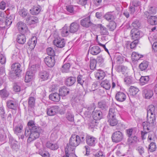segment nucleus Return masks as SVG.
Returning <instances> with one entry per match:
<instances>
[{"mask_svg":"<svg viewBox=\"0 0 157 157\" xmlns=\"http://www.w3.org/2000/svg\"><path fill=\"white\" fill-rule=\"evenodd\" d=\"M7 17L5 11H0V21H3Z\"/></svg>","mask_w":157,"mask_h":157,"instance_id":"774afa93","label":"nucleus"},{"mask_svg":"<svg viewBox=\"0 0 157 157\" xmlns=\"http://www.w3.org/2000/svg\"><path fill=\"white\" fill-rule=\"evenodd\" d=\"M148 22L152 25H157V17L151 16L148 18H147Z\"/></svg>","mask_w":157,"mask_h":157,"instance_id":"7c9ffc66","label":"nucleus"},{"mask_svg":"<svg viewBox=\"0 0 157 157\" xmlns=\"http://www.w3.org/2000/svg\"><path fill=\"white\" fill-rule=\"evenodd\" d=\"M10 144L11 147L13 150H17L19 148V146L17 145V142L13 139H10Z\"/></svg>","mask_w":157,"mask_h":157,"instance_id":"c9c22d12","label":"nucleus"},{"mask_svg":"<svg viewBox=\"0 0 157 157\" xmlns=\"http://www.w3.org/2000/svg\"><path fill=\"white\" fill-rule=\"evenodd\" d=\"M148 62L147 61H143L140 65L139 68L142 71L145 70L147 68L148 65Z\"/></svg>","mask_w":157,"mask_h":157,"instance_id":"c03bdc74","label":"nucleus"},{"mask_svg":"<svg viewBox=\"0 0 157 157\" xmlns=\"http://www.w3.org/2000/svg\"><path fill=\"white\" fill-rule=\"evenodd\" d=\"M28 127H27L26 128H29L31 130H33L34 129H36V128H40V127H39L37 126H36L35 123L34 122L32 121H29L27 124Z\"/></svg>","mask_w":157,"mask_h":157,"instance_id":"f704fd0d","label":"nucleus"},{"mask_svg":"<svg viewBox=\"0 0 157 157\" xmlns=\"http://www.w3.org/2000/svg\"><path fill=\"white\" fill-rule=\"evenodd\" d=\"M97 27L100 29V33L101 35H108L109 33L107 29L101 24L98 25Z\"/></svg>","mask_w":157,"mask_h":157,"instance_id":"c85d7f7f","label":"nucleus"},{"mask_svg":"<svg viewBox=\"0 0 157 157\" xmlns=\"http://www.w3.org/2000/svg\"><path fill=\"white\" fill-rule=\"evenodd\" d=\"M105 74L102 71H98L95 73V76L98 79L101 80L102 79L105 77Z\"/></svg>","mask_w":157,"mask_h":157,"instance_id":"58836bf2","label":"nucleus"},{"mask_svg":"<svg viewBox=\"0 0 157 157\" xmlns=\"http://www.w3.org/2000/svg\"><path fill=\"white\" fill-rule=\"evenodd\" d=\"M98 107L102 109H105L107 108L105 102L102 101L98 102Z\"/></svg>","mask_w":157,"mask_h":157,"instance_id":"680f3d73","label":"nucleus"},{"mask_svg":"<svg viewBox=\"0 0 157 157\" xmlns=\"http://www.w3.org/2000/svg\"><path fill=\"white\" fill-rule=\"evenodd\" d=\"M8 96L6 90L3 89L0 90V96L3 99H5Z\"/></svg>","mask_w":157,"mask_h":157,"instance_id":"0e129e2a","label":"nucleus"},{"mask_svg":"<svg viewBox=\"0 0 157 157\" xmlns=\"http://www.w3.org/2000/svg\"><path fill=\"white\" fill-rule=\"evenodd\" d=\"M147 116L148 117L150 115H155V108L153 105H149L147 108Z\"/></svg>","mask_w":157,"mask_h":157,"instance_id":"b1692460","label":"nucleus"},{"mask_svg":"<svg viewBox=\"0 0 157 157\" xmlns=\"http://www.w3.org/2000/svg\"><path fill=\"white\" fill-rule=\"evenodd\" d=\"M79 28V25L76 22L71 23L69 28V31L70 33H75L78 31Z\"/></svg>","mask_w":157,"mask_h":157,"instance_id":"dca6fc26","label":"nucleus"},{"mask_svg":"<svg viewBox=\"0 0 157 157\" xmlns=\"http://www.w3.org/2000/svg\"><path fill=\"white\" fill-rule=\"evenodd\" d=\"M86 139L87 144L90 146H94L97 142L95 137L87 134H86Z\"/></svg>","mask_w":157,"mask_h":157,"instance_id":"6e6552de","label":"nucleus"},{"mask_svg":"<svg viewBox=\"0 0 157 157\" xmlns=\"http://www.w3.org/2000/svg\"><path fill=\"white\" fill-rule=\"evenodd\" d=\"M76 81V78L73 77H70L66 79L65 84L68 86H71L73 85Z\"/></svg>","mask_w":157,"mask_h":157,"instance_id":"72a5a7b5","label":"nucleus"},{"mask_svg":"<svg viewBox=\"0 0 157 157\" xmlns=\"http://www.w3.org/2000/svg\"><path fill=\"white\" fill-rule=\"evenodd\" d=\"M13 74L10 75V77L13 79L16 78L19 76V74L21 72V65L18 63H14L11 66Z\"/></svg>","mask_w":157,"mask_h":157,"instance_id":"20e7f679","label":"nucleus"},{"mask_svg":"<svg viewBox=\"0 0 157 157\" xmlns=\"http://www.w3.org/2000/svg\"><path fill=\"white\" fill-rule=\"evenodd\" d=\"M93 117L96 120L101 119L102 117V112L100 110H94L93 112Z\"/></svg>","mask_w":157,"mask_h":157,"instance_id":"6ab92c4d","label":"nucleus"},{"mask_svg":"<svg viewBox=\"0 0 157 157\" xmlns=\"http://www.w3.org/2000/svg\"><path fill=\"white\" fill-rule=\"evenodd\" d=\"M141 32L138 29H132L131 31V36L133 40H138L141 37Z\"/></svg>","mask_w":157,"mask_h":157,"instance_id":"1a4fd4ad","label":"nucleus"},{"mask_svg":"<svg viewBox=\"0 0 157 157\" xmlns=\"http://www.w3.org/2000/svg\"><path fill=\"white\" fill-rule=\"evenodd\" d=\"M46 51L48 54L49 55V56L54 57L55 55V51L51 47L48 48L47 49Z\"/></svg>","mask_w":157,"mask_h":157,"instance_id":"4d7b16f0","label":"nucleus"},{"mask_svg":"<svg viewBox=\"0 0 157 157\" xmlns=\"http://www.w3.org/2000/svg\"><path fill=\"white\" fill-rule=\"evenodd\" d=\"M66 118L70 121H72L74 120V115L70 111H68L66 114Z\"/></svg>","mask_w":157,"mask_h":157,"instance_id":"69168bd1","label":"nucleus"},{"mask_svg":"<svg viewBox=\"0 0 157 157\" xmlns=\"http://www.w3.org/2000/svg\"><path fill=\"white\" fill-rule=\"evenodd\" d=\"M17 26L19 31L22 33H25L28 30L26 24L22 22H18Z\"/></svg>","mask_w":157,"mask_h":157,"instance_id":"2eb2a0df","label":"nucleus"},{"mask_svg":"<svg viewBox=\"0 0 157 157\" xmlns=\"http://www.w3.org/2000/svg\"><path fill=\"white\" fill-rule=\"evenodd\" d=\"M6 105L7 107L14 110L17 109V105L16 102L14 100H10L7 102Z\"/></svg>","mask_w":157,"mask_h":157,"instance_id":"aec40b11","label":"nucleus"},{"mask_svg":"<svg viewBox=\"0 0 157 157\" xmlns=\"http://www.w3.org/2000/svg\"><path fill=\"white\" fill-rule=\"evenodd\" d=\"M71 65L69 63L65 64L62 66L61 70L62 72L67 73L69 72Z\"/></svg>","mask_w":157,"mask_h":157,"instance_id":"37998d69","label":"nucleus"},{"mask_svg":"<svg viewBox=\"0 0 157 157\" xmlns=\"http://www.w3.org/2000/svg\"><path fill=\"white\" fill-rule=\"evenodd\" d=\"M117 113L118 111L117 109L114 107H112L109 109V113L107 117H116Z\"/></svg>","mask_w":157,"mask_h":157,"instance_id":"ea45409f","label":"nucleus"},{"mask_svg":"<svg viewBox=\"0 0 157 157\" xmlns=\"http://www.w3.org/2000/svg\"><path fill=\"white\" fill-rule=\"evenodd\" d=\"M124 82L127 85H129L132 83V78L130 76H128L124 78Z\"/></svg>","mask_w":157,"mask_h":157,"instance_id":"e2e57ef3","label":"nucleus"},{"mask_svg":"<svg viewBox=\"0 0 157 157\" xmlns=\"http://www.w3.org/2000/svg\"><path fill=\"white\" fill-rule=\"evenodd\" d=\"M132 59L134 60L137 61L139 60L143 56L139 55L136 52H133L131 56Z\"/></svg>","mask_w":157,"mask_h":157,"instance_id":"09e8293b","label":"nucleus"},{"mask_svg":"<svg viewBox=\"0 0 157 157\" xmlns=\"http://www.w3.org/2000/svg\"><path fill=\"white\" fill-rule=\"evenodd\" d=\"M147 122H144L142 123V125L144 130H147V131H149L156 124L155 115H150L148 117L147 116Z\"/></svg>","mask_w":157,"mask_h":157,"instance_id":"7ed1b4c3","label":"nucleus"},{"mask_svg":"<svg viewBox=\"0 0 157 157\" xmlns=\"http://www.w3.org/2000/svg\"><path fill=\"white\" fill-rule=\"evenodd\" d=\"M137 140V137L134 136H132L129 137L128 140V141L129 144H132L135 142Z\"/></svg>","mask_w":157,"mask_h":157,"instance_id":"052dcab7","label":"nucleus"},{"mask_svg":"<svg viewBox=\"0 0 157 157\" xmlns=\"http://www.w3.org/2000/svg\"><path fill=\"white\" fill-rule=\"evenodd\" d=\"M17 40L18 43L23 44L26 41V37L25 35L23 34L18 35L17 36Z\"/></svg>","mask_w":157,"mask_h":157,"instance_id":"4c0bfd02","label":"nucleus"},{"mask_svg":"<svg viewBox=\"0 0 157 157\" xmlns=\"http://www.w3.org/2000/svg\"><path fill=\"white\" fill-rule=\"evenodd\" d=\"M6 136L5 130L3 128L0 129V140L1 141L4 140Z\"/></svg>","mask_w":157,"mask_h":157,"instance_id":"de8ad7c7","label":"nucleus"},{"mask_svg":"<svg viewBox=\"0 0 157 157\" xmlns=\"http://www.w3.org/2000/svg\"><path fill=\"white\" fill-rule=\"evenodd\" d=\"M69 30V29L67 26H64L60 30L61 35L64 37L67 36L70 33Z\"/></svg>","mask_w":157,"mask_h":157,"instance_id":"e433bc0d","label":"nucleus"},{"mask_svg":"<svg viewBox=\"0 0 157 157\" xmlns=\"http://www.w3.org/2000/svg\"><path fill=\"white\" fill-rule=\"evenodd\" d=\"M13 129L15 133L17 134L22 131L23 126L21 124H19L14 127Z\"/></svg>","mask_w":157,"mask_h":157,"instance_id":"a18cd8bd","label":"nucleus"},{"mask_svg":"<svg viewBox=\"0 0 157 157\" xmlns=\"http://www.w3.org/2000/svg\"><path fill=\"white\" fill-rule=\"evenodd\" d=\"M40 79L41 81L47 80L49 77L48 73L46 71H40L39 74Z\"/></svg>","mask_w":157,"mask_h":157,"instance_id":"412c9836","label":"nucleus"},{"mask_svg":"<svg viewBox=\"0 0 157 157\" xmlns=\"http://www.w3.org/2000/svg\"><path fill=\"white\" fill-rule=\"evenodd\" d=\"M77 79L78 83L80 84L82 86L85 81V78L83 77V76L82 75H79L78 76Z\"/></svg>","mask_w":157,"mask_h":157,"instance_id":"5fc2aeb1","label":"nucleus"},{"mask_svg":"<svg viewBox=\"0 0 157 157\" xmlns=\"http://www.w3.org/2000/svg\"><path fill=\"white\" fill-rule=\"evenodd\" d=\"M59 92L60 96L64 97L69 93V90L66 87L63 86L59 89Z\"/></svg>","mask_w":157,"mask_h":157,"instance_id":"a878e982","label":"nucleus"},{"mask_svg":"<svg viewBox=\"0 0 157 157\" xmlns=\"http://www.w3.org/2000/svg\"><path fill=\"white\" fill-rule=\"evenodd\" d=\"M79 140L78 135H72L70 139L69 144L67 146L68 151L73 152L74 150L75 147H76L80 144Z\"/></svg>","mask_w":157,"mask_h":157,"instance_id":"f03ea898","label":"nucleus"},{"mask_svg":"<svg viewBox=\"0 0 157 157\" xmlns=\"http://www.w3.org/2000/svg\"><path fill=\"white\" fill-rule=\"evenodd\" d=\"M13 15H7L4 20H5V23L7 27L10 26L12 24L13 20Z\"/></svg>","mask_w":157,"mask_h":157,"instance_id":"a19ab883","label":"nucleus"},{"mask_svg":"<svg viewBox=\"0 0 157 157\" xmlns=\"http://www.w3.org/2000/svg\"><path fill=\"white\" fill-rule=\"evenodd\" d=\"M44 61L46 64L50 67H53L55 64V60L54 57L48 56L44 59Z\"/></svg>","mask_w":157,"mask_h":157,"instance_id":"9b49d317","label":"nucleus"},{"mask_svg":"<svg viewBox=\"0 0 157 157\" xmlns=\"http://www.w3.org/2000/svg\"><path fill=\"white\" fill-rule=\"evenodd\" d=\"M41 10V7L40 6L37 5L35 6L30 10L31 13L33 15L38 14Z\"/></svg>","mask_w":157,"mask_h":157,"instance_id":"c756f323","label":"nucleus"},{"mask_svg":"<svg viewBox=\"0 0 157 157\" xmlns=\"http://www.w3.org/2000/svg\"><path fill=\"white\" fill-rule=\"evenodd\" d=\"M104 17L106 20L111 22L115 19V17L114 14L111 12H109L105 15Z\"/></svg>","mask_w":157,"mask_h":157,"instance_id":"5701e85b","label":"nucleus"},{"mask_svg":"<svg viewBox=\"0 0 157 157\" xmlns=\"http://www.w3.org/2000/svg\"><path fill=\"white\" fill-rule=\"evenodd\" d=\"M19 13L20 16L23 17H25L28 13L27 10L25 9H21L19 11Z\"/></svg>","mask_w":157,"mask_h":157,"instance_id":"603ef678","label":"nucleus"},{"mask_svg":"<svg viewBox=\"0 0 157 157\" xmlns=\"http://www.w3.org/2000/svg\"><path fill=\"white\" fill-rule=\"evenodd\" d=\"M59 109L58 106H52L47 109V113L50 116H54L58 113Z\"/></svg>","mask_w":157,"mask_h":157,"instance_id":"9d476101","label":"nucleus"},{"mask_svg":"<svg viewBox=\"0 0 157 157\" xmlns=\"http://www.w3.org/2000/svg\"><path fill=\"white\" fill-rule=\"evenodd\" d=\"M34 74V71L32 70L28 71L26 72L25 80V82H29L33 78Z\"/></svg>","mask_w":157,"mask_h":157,"instance_id":"4468645a","label":"nucleus"},{"mask_svg":"<svg viewBox=\"0 0 157 157\" xmlns=\"http://www.w3.org/2000/svg\"><path fill=\"white\" fill-rule=\"evenodd\" d=\"M36 42L37 38L36 37L33 36L31 39L29 40L28 44L31 48H33L36 45Z\"/></svg>","mask_w":157,"mask_h":157,"instance_id":"bb28decb","label":"nucleus"},{"mask_svg":"<svg viewBox=\"0 0 157 157\" xmlns=\"http://www.w3.org/2000/svg\"><path fill=\"white\" fill-rule=\"evenodd\" d=\"M108 122L111 126H114L117 124L118 123L116 117H107Z\"/></svg>","mask_w":157,"mask_h":157,"instance_id":"473e14b6","label":"nucleus"},{"mask_svg":"<svg viewBox=\"0 0 157 157\" xmlns=\"http://www.w3.org/2000/svg\"><path fill=\"white\" fill-rule=\"evenodd\" d=\"M60 95L59 94L55 93L50 94L49 95V99L53 101L58 102L60 99Z\"/></svg>","mask_w":157,"mask_h":157,"instance_id":"393cba45","label":"nucleus"},{"mask_svg":"<svg viewBox=\"0 0 157 157\" xmlns=\"http://www.w3.org/2000/svg\"><path fill=\"white\" fill-rule=\"evenodd\" d=\"M116 98L118 101L123 102L125 100L126 96L123 92H118L116 94Z\"/></svg>","mask_w":157,"mask_h":157,"instance_id":"f3484780","label":"nucleus"},{"mask_svg":"<svg viewBox=\"0 0 157 157\" xmlns=\"http://www.w3.org/2000/svg\"><path fill=\"white\" fill-rule=\"evenodd\" d=\"M115 87L118 88H121L120 84L117 80L116 79H112V89H113Z\"/></svg>","mask_w":157,"mask_h":157,"instance_id":"3c124183","label":"nucleus"},{"mask_svg":"<svg viewBox=\"0 0 157 157\" xmlns=\"http://www.w3.org/2000/svg\"><path fill=\"white\" fill-rule=\"evenodd\" d=\"M156 10V7L155 6L150 5L148 6L147 10L144 12V16L146 18H148L151 16L155 14Z\"/></svg>","mask_w":157,"mask_h":157,"instance_id":"423d86ee","label":"nucleus"},{"mask_svg":"<svg viewBox=\"0 0 157 157\" xmlns=\"http://www.w3.org/2000/svg\"><path fill=\"white\" fill-rule=\"evenodd\" d=\"M36 129L33 130H31L29 128H25V135L26 137L29 136L28 139V142H30L39 137L40 133L42 132V130L41 128Z\"/></svg>","mask_w":157,"mask_h":157,"instance_id":"f257e3e1","label":"nucleus"},{"mask_svg":"<svg viewBox=\"0 0 157 157\" xmlns=\"http://www.w3.org/2000/svg\"><path fill=\"white\" fill-rule=\"evenodd\" d=\"M156 139L155 134L153 132H150L149 133L148 139L149 141H154Z\"/></svg>","mask_w":157,"mask_h":157,"instance_id":"6e6d98bb","label":"nucleus"},{"mask_svg":"<svg viewBox=\"0 0 157 157\" xmlns=\"http://www.w3.org/2000/svg\"><path fill=\"white\" fill-rule=\"evenodd\" d=\"M88 52L92 55H96L98 54L100 52V48L97 46H90L88 50Z\"/></svg>","mask_w":157,"mask_h":157,"instance_id":"ddd939ff","label":"nucleus"},{"mask_svg":"<svg viewBox=\"0 0 157 157\" xmlns=\"http://www.w3.org/2000/svg\"><path fill=\"white\" fill-rule=\"evenodd\" d=\"M26 22L29 25H31L38 22V18L36 17L30 16L27 17L26 20Z\"/></svg>","mask_w":157,"mask_h":157,"instance_id":"4be33fe9","label":"nucleus"},{"mask_svg":"<svg viewBox=\"0 0 157 157\" xmlns=\"http://www.w3.org/2000/svg\"><path fill=\"white\" fill-rule=\"evenodd\" d=\"M139 89L134 86H131L130 88V92L132 95H135L139 91Z\"/></svg>","mask_w":157,"mask_h":157,"instance_id":"8fccbe9b","label":"nucleus"},{"mask_svg":"<svg viewBox=\"0 0 157 157\" xmlns=\"http://www.w3.org/2000/svg\"><path fill=\"white\" fill-rule=\"evenodd\" d=\"M47 147L52 150H55L58 149L59 146L57 143L55 142L48 141L46 144Z\"/></svg>","mask_w":157,"mask_h":157,"instance_id":"a211bd4d","label":"nucleus"},{"mask_svg":"<svg viewBox=\"0 0 157 157\" xmlns=\"http://www.w3.org/2000/svg\"><path fill=\"white\" fill-rule=\"evenodd\" d=\"M153 94V91L150 89H145L143 90V94L145 96L146 98H150Z\"/></svg>","mask_w":157,"mask_h":157,"instance_id":"cd10ccee","label":"nucleus"},{"mask_svg":"<svg viewBox=\"0 0 157 157\" xmlns=\"http://www.w3.org/2000/svg\"><path fill=\"white\" fill-rule=\"evenodd\" d=\"M35 98L33 97H29L28 99V107L29 108L33 109L35 106Z\"/></svg>","mask_w":157,"mask_h":157,"instance_id":"2f4dec72","label":"nucleus"},{"mask_svg":"<svg viewBox=\"0 0 157 157\" xmlns=\"http://www.w3.org/2000/svg\"><path fill=\"white\" fill-rule=\"evenodd\" d=\"M149 80V78L148 76H142L140 79V82L142 85H144L147 83Z\"/></svg>","mask_w":157,"mask_h":157,"instance_id":"49530a36","label":"nucleus"},{"mask_svg":"<svg viewBox=\"0 0 157 157\" xmlns=\"http://www.w3.org/2000/svg\"><path fill=\"white\" fill-rule=\"evenodd\" d=\"M101 86L106 90L109 89L111 86L109 81L107 80L102 81L101 83Z\"/></svg>","mask_w":157,"mask_h":157,"instance_id":"79ce46f5","label":"nucleus"},{"mask_svg":"<svg viewBox=\"0 0 157 157\" xmlns=\"http://www.w3.org/2000/svg\"><path fill=\"white\" fill-rule=\"evenodd\" d=\"M156 148V144L155 143L151 142L149 144L148 147V151L152 152L155 151Z\"/></svg>","mask_w":157,"mask_h":157,"instance_id":"864d4df0","label":"nucleus"},{"mask_svg":"<svg viewBox=\"0 0 157 157\" xmlns=\"http://www.w3.org/2000/svg\"><path fill=\"white\" fill-rule=\"evenodd\" d=\"M96 61L94 59L90 60V67L91 70H94L95 68Z\"/></svg>","mask_w":157,"mask_h":157,"instance_id":"bf43d9fd","label":"nucleus"},{"mask_svg":"<svg viewBox=\"0 0 157 157\" xmlns=\"http://www.w3.org/2000/svg\"><path fill=\"white\" fill-rule=\"evenodd\" d=\"M116 23L113 21H111L109 23V30L112 31L114 30L116 28Z\"/></svg>","mask_w":157,"mask_h":157,"instance_id":"13d9d810","label":"nucleus"},{"mask_svg":"<svg viewBox=\"0 0 157 157\" xmlns=\"http://www.w3.org/2000/svg\"><path fill=\"white\" fill-rule=\"evenodd\" d=\"M53 43L54 45L59 48L63 47L65 44V42L64 39L59 36L55 38Z\"/></svg>","mask_w":157,"mask_h":157,"instance_id":"0eeeda50","label":"nucleus"},{"mask_svg":"<svg viewBox=\"0 0 157 157\" xmlns=\"http://www.w3.org/2000/svg\"><path fill=\"white\" fill-rule=\"evenodd\" d=\"M132 26L134 28L133 29L139 28L140 26V24L138 20H136L132 23Z\"/></svg>","mask_w":157,"mask_h":157,"instance_id":"338daca9","label":"nucleus"},{"mask_svg":"<svg viewBox=\"0 0 157 157\" xmlns=\"http://www.w3.org/2000/svg\"><path fill=\"white\" fill-rule=\"evenodd\" d=\"M81 25L87 28L91 25L92 23L90 21V16L81 20L80 21Z\"/></svg>","mask_w":157,"mask_h":157,"instance_id":"f8f14e48","label":"nucleus"},{"mask_svg":"<svg viewBox=\"0 0 157 157\" xmlns=\"http://www.w3.org/2000/svg\"><path fill=\"white\" fill-rule=\"evenodd\" d=\"M123 133L120 131H117L114 132L111 137L112 141L116 143L122 141L124 139Z\"/></svg>","mask_w":157,"mask_h":157,"instance_id":"39448f33","label":"nucleus"}]
</instances>
